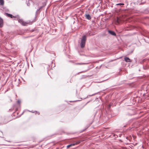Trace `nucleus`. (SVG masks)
I'll use <instances>...</instances> for the list:
<instances>
[{
    "mask_svg": "<svg viewBox=\"0 0 149 149\" xmlns=\"http://www.w3.org/2000/svg\"><path fill=\"white\" fill-rule=\"evenodd\" d=\"M120 21V19L118 17H117L116 19L115 20V21L116 24H119Z\"/></svg>",
    "mask_w": 149,
    "mask_h": 149,
    "instance_id": "obj_6",
    "label": "nucleus"
},
{
    "mask_svg": "<svg viewBox=\"0 0 149 149\" xmlns=\"http://www.w3.org/2000/svg\"><path fill=\"white\" fill-rule=\"evenodd\" d=\"M97 94V93H95V94H92V95H90V96H93V95H95V94Z\"/></svg>",
    "mask_w": 149,
    "mask_h": 149,
    "instance_id": "obj_17",
    "label": "nucleus"
},
{
    "mask_svg": "<svg viewBox=\"0 0 149 149\" xmlns=\"http://www.w3.org/2000/svg\"><path fill=\"white\" fill-rule=\"evenodd\" d=\"M85 63H76V65H81V64H86Z\"/></svg>",
    "mask_w": 149,
    "mask_h": 149,
    "instance_id": "obj_14",
    "label": "nucleus"
},
{
    "mask_svg": "<svg viewBox=\"0 0 149 149\" xmlns=\"http://www.w3.org/2000/svg\"><path fill=\"white\" fill-rule=\"evenodd\" d=\"M71 146H74L75 145H76V143H72V144H71Z\"/></svg>",
    "mask_w": 149,
    "mask_h": 149,
    "instance_id": "obj_16",
    "label": "nucleus"
},
{
    "mask_svg": "<svg viewBox=\"0 0 149 149\" xmlns=\"http://www.w3.org/2000/svg\"><path fill=\"white\" fill-rule=\"evenodd\" d=\"M71 146H71V145L70 144V145H68L67 146V148H70V147Z\"/></svg>",
    "mask_w": 149,
    "mask_h": 149,
    "instance_id": "obj_13",
    "label": "nucleus"
},
{
    "mask_svg": "<svg viewBox=\"0 0 149 149\" xmlns=\"http://www.w3.org/2000/svg\"><path fill=\"white\" fill-rule=\"evenodd\" d=\"M80 143V141H78L76 142L75 143H76V145H77V144H79Z\"/></svg>",
    "mask_w": 149,
    "mask_h": 149,
    "instance_id": "obj_11",
    "label": "nucleus"
},
{
    "mask_svg": "<svg viewBox=\"0 0 149 149\" xmlns=\"http://www.w3.org/2000/svg\"><path fill=\"white\" fill-rule=\"evenodd\" d=\"M125 61L127 62H129L131 61L130 59L128 57H125L124 58Z\"/></svg>",
    "mask_w": 149,
    "mask_h": 149,
    "instance_id": "obj_8",
    "label": "nucleus"
},
{
    "mask_svg": "<svg viewBox=\"0 0 149 149\" xmlns=\"http://www.w3.org/2000/svg\"><path fill=\"white\" fill-rule=\"evenodd\" d=\"M5 15L7 17H10L11 18H13L15 17H17V18H19V16L17 15V16H13L12 14H9L7 13H5Z\"/></svg>",
    "mask_w": 149,
    "mask_h": 149,
    "instance_id": "obj_2",
    "label": "nucleus"
},
{
    "mask_svg": "<svg viewBox=\"0 0 149 149\" xmlns=\"http://www.w3.org/2000/svg\"><path fill=\"white\" fill-rule=\"evenodd\" d=\"M18 22L19 23H20L23 26H26L27 24L26 22H24L23 20L22 19H18Z\"/></svg>",
    "mask_w": 149,
    "mask_h": 149,
    "instance_id": "obj_3",
    "label": "nucleus"
},
{
    "mask_svg": "<svg viewBox=\"0 0 149 149\" xmlns=\"http://www.w3.org/2000/svg\"><path fill=\"white\" fill-rule=\"evenodd\" d=\"M0 4L3 6L4 4V1L3 0H0Z\"/></svg>",
    "mask_w": 149,
    "mask_h": 149,
    "instance_id": "obj_9",
    "label": "nucleus"
},
{
    "mask_svg": "<svg viewBox=\"0 0 149 149\" xmlns=\"http://www.w3.org/2000/svg\"><path fill=\"white\" fill-rule=\"evenodd\" d=\"M85 17L86 19L88 20H90L91 19V16L89 14H86Z\"/></svg>",
    "mask_w": 149,
    "mask_h": 149,
    "instance_id": "obj_7",
    "label": "nucleus"
},
{
    "mask_svg": "<svg viewBox=\"0 0 149 149\" xmlns=\"http://www.w3.org/2000/svg\"><path fill=\"white\" fill-rule=\"evenodd\" d=\"M91 34L90 33H89L88 35V36H91Z\"/></svg>",
    "mask_w": 149,
    "mask_h": 149,
    "instance_id": "obj_19",
    "label": "nucleus"
},
{
    "mask_svg": "<svg viewBox=\"0 0 149 149\" xmlns=\"http://www.w3.org/2000/svg\"><path fill=\"white\" fill-rule=\"evenodd\" d=\"M108 31L109 33L112 36H116V34L114 31L110 30H108Z\"/></svg>",
    "mask_w": 149,
    "mask_h": 149,
    "instance_id": "obj_4",
    "label": "nucleus"
},
{
    "mask_svg": "<svg viewBox=\"0 0 149 149\" xmlns=\"http://www.w3.org/2000/svg\"><path fill=\"white\" fill-rule=\"evenodd\" d=\"M30 112H32V113H35L36 114V113H38V115H39L40 114V113L39 112H37V111H35L34 112L33 111H30Z\"/></svg>",
    "mask_w": 149,
    "mask_h": 149,
    "instance_id": "obj_10",
    "label": "nucleus"
},
{
    "mask_svg": "<svg viewBox=\"0 0 149 149\" xmlns=\"http://www.w3.org/2000/svg\"><path fill=\"white\" fill-rule=\"evenodd\" d=\"M148 42L149 43V42Z\"/></svg>",
    "mask_w": 149,
    "mask_h": 149,
    "instance_id": "obj_24",
    "label": "nucleus"
},
{
    "mask_svg": "<svg viewBox=\"0 0 149 149\" xmlns=\"http://www.w3.org/2000/svg\"><path fill=\"white\" fill-rule=\"evenodd\" d=\"M20 103V101L19 100H18L17 102V103L18 104H19Z\"/></svg>",
    "mask_w": 149,
    "mask_h": 149,
    "instance_id": "obj_15",
    "label": "nucleus"
},
{
    "mask_svg": "<svg viewBox=\"0 0 149 149\" xmlns=\"http://www.w3.org/2000/svg\"><path fill=\"white\" fill-rule=\"evenodd\" d=\"M24 112H23L22 114H23L24 113Z\"/></svg>",
    "mask_w": 149,
    "mask_h": 149,
    "instance_id": "obj_23",
    "label": "nucleus"
},
{
    "mask_svg": "<svg viewBox=\"0 0 149 149\" xmlns=\"http://www.w3.org/2000/svg\"><path fill=\"white\" fill-rule=\"evenodd\" d=\"M39 10H40V9H37V11H36V14H37V12H38V11H39Z\"/></svg>",
    "mask_w": 149,
    "mask_h": 149,
    "instance_id": "obj_18",
    "label": "nucleus"
},
{
    "mask_svg": "<svg viewBox=\"0 0 149 149\" xmlns=\"http://www.w3.org/2000/svg\"><path fill=\"white\" fill-rule=\"evenodd\" d=\"M28 5H29V4H27L28 6Z\"/></svg>",
    "mask_w": 149,
    "mask_h": 149,
    "instance_id": "obj_21",
    "label": "nucleus"
},
{
    "mask_svg": "<svg viewBox=\"0 0 149 149\" xmlns=\"http://www.w3.org/2000/svg\"><path fill=\"white\" fill-rule=\"evenodd\" d=\"M124 5V4L123 3H118L117 4V5Z\"/></svg>",
    "mask_w": 149,
    "mask_h": 149,
    "instance_id": "obj_12",
    "label": "nucleus"
},
{
    "mask_svg": "<svg viewBox=\"0 0 149 149\" xmlns=\"http://www.w3.org/2000/svg\"><path fill=\"white\" fill-rule=\"evenodd\" d=\"M28 5H29V4H27L28 6Z\"/></svg>",
    "mask_w": 149,
    "mask_h": 149,
    "instance_id": "obj_22",
    "label": "nucleus"
},
{
    "mask_svg": "<svg viewBox=\"0 0 149 149\" xmlns=\"http://www.w3.org/2000/svg\"><path fill=\"white\" fill-rule=\"evenodd\" d=\"M86 39V35H84L83 36L81 40L80 44V46L81 48H83L85 47Z\"/></svg>",
    "mask_w": 149,
    "mask_h": 149,
    "instance_id": "obj_1",
    "label": "nucleus"
},
{
    "mask_svg": "<svg viewBox=\"0 0 149 149\" xmlns=\"http://www.w3.org/2000/svg\"><path fill=\"white\" fill-rule=\"evenodd\" d=\"M3 26V19L0 17V27L1 28Z\"/></svg>",
    "mask_w": 149,
    "mask_h": 149,
    "instance_id": "obj_5",
    "label": "nucleus"
},
{
    "mask_svg": "<svg viewBox=\"0 0 149 149\" xmlns=\"http://www.w3.org/2000/svg\"><path fill=\"white\" fill-rule=\"evenodd\" d=\"M17 17H14V18H17V19H18V18H17Z\"/></svg>",
    "mask_w": 149,
    "mask_h": 149,
    "instance_id": "obj_20",
    "label": "nucleus"
}]
</instances>
